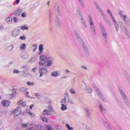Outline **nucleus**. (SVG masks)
<instances>
[{
  "label": "nucleus",
  "instance_id": "obj_1",
  "mask_svg": "<svg viewBox=\"0 0 130 130\" xmlns=\"http://www.w3.org/2000/svg\"><path fill=\"white\" fill-rule=\"evenodd\" d=\"M88 23L90 25V29L92 31V34L93 35H96V28L95 27V23L93 21V18H92V15L89 14L88 15Z\"/></svg>",
  "mask_w": 130,
  "mask_h": 130
},
{
  "label": "nucleus",
  "instance_id": "obj_3",
  "mask_svg": "<svg viewBox=\"0 0 130 130\" xmlns=\"http://www.w3.org/2000/svg\"><path fill=\"white\" fill-rule=\"evenodd\" d=\"M93 4H94L96 10H98V11L99 12V13H100V14H101V15H102V17L104 18V19L105 20V21L106 22H107V23H108L109 22V20L107 18V17H106V15H105V14H104V13H103V11H102L101 7H100V6H99V4H98V3H97L96 2H94Z\"/></svg>",
  "mask_w": 130,
  "mask_h": 130
},
{
  "label": "nucleus",
  "instance_id": "obj_11",
  "mask_svg": "<svg viewBox=\"0 0 130 130\" xmlns=\"http://www.w3.org/2000/svg\"><path fill=\"white\" fill-rule=\"evenodd\" d=\"M96 93L98 96H99L100 98H101L103 102H104L105 103H106L107 102L106 99H105V98L104 97V95L102 94V93H101V91H100V90L96 89Z\"/></svg>",
  "mask_w": 130,
  "mask_h": 130
},
{
  "label": "nucleus",
  "instance_id": "obj_44",
  "mask_svg": "<svg viewBox=\"0 0 130 130\" xmlns=\"http://www.w3.org/2000/svg\"><path fill=\"white\" fill-rule=\"evenodd\" d=\"M70 103V104H71L72 105H75V102L73 101V100L71 99L70 98L68 100V104Z\"/></svg>",
  "mask_w": 130,
  "mask_h": 130
},
{
  "label": "nucleus",
  "instance_id": "obj_42",
  "mask_svg": "<svg viewBox=\"0 0 130 130\" xmlns=\"http://www.w3.org/2000/svg\"><path fill=\"white\" fill-rule=\"evenodd\" d=\"M27 90H28V88L26 87H21L19 89V92H24L25 91H27Z\"/></svg>",
  "mask_w": 130,
  "mask_h": 130
},
{
  "label": "nucleus",
  "instance_id": "obj_28",
  "mask_svg": "<svg viewBox=\"0 0 130 130\" xmlns=\"http://www.w3.org/2000/svg\"><path fill=\"white\" fill-rule=\"evenodd\" d=\"M48 110H50L51 112H53L54 114H57L56 111L53 110V107L51 106L50 105H49L48 106Z\"/></svg>",
  "mask_w": 130,
  "mask_h": 130
},
{
  "label": "nucleus",
  "instance_id": "obj_59",
  "mask_svg": "<svg viewBox=\"0 0 130 130\" xmlns=\"http://www.w3.org/2000/svg\"><path fill=\"white\" fill-rule=\"evenodd\" d=\"M19 73H20V71L18 70L15 69L13 71V74H19Z\"/></svg>",
  "mask_w": 130,
  "mask_h": 130
},
{
  "label": "nucleus",
  "instance_id": "obj_48",
  "mask_svg": "<svg viewBox=\"0 0 130 130\" xmlns=\"http://www.w3.org/2000/svg\"><path fill=\"white\" fill-rule=\"evenodd\" d=\"M86 91L88 93H92V89L90 87V86H87L86 87Z\"/></svg>",
  "mask_w": 130,
  "mask_h": 130
},
{
  "label": "nucleus",
  "instance_id": "obj_2",
  "mask_svg": "<svg viewBox=\"0 0 130 130\" xmlns=\"http://www.w3.org/2000/svg\"><path fill=\"white\" fill-rule=\"evenodd\" d=\"M119 91L125 104H126L127 107L129 108L130 107L129 101H128V99H127V96H126V94H125V93L124 92L123 90H122L121 88H119Z\"/></svg>",
  "mask_w": 130,
  "mask_h": 130
},
{
  "label": "nucleus",
  "instance_id": "obj_5",
  "mask_svg": "<svg viewBox=\"0 0 130 130\" xmlns=\"http://www.w3.org/2000/svg\"><path fill=\"white\" fill-rule=\"evenodd\" d=\"M119 15H120L122 20H123L124 23L127 25V26H130V20L127 18L126 15H123V11H119Z\"/></svg>",
  "mask_w": 130,
  "mask_h": 130
},
{
  "label": "nucleus",
  "instance_id": "obj_52",
  "mask_svg": "<svg viewBox=\"0 0 130 130\" xmlns=\"http://www.w3.org/2000/svg\"><path fill=\"white\" fill-rule=\"evenodd\" d=\"M22 18H26L27 17V13L26 12H24L21 14Z\"/></svg>",
  "mask_w": 130,
  "mask_h": 130
},
{
  "label": "nucleus",
  "instance_id": "obj_13",
  "mask_svg": "<svg viewBox=\"0 0 130 130\" xmlns=\"http://www.w3.org/2000/svg\"><path fill=\"white\" fill-rule=\"evenodd\" d=\"M12 113L15 115V116H19L21 114V111H20V107H17L16 109L13 110Z\"/></svg>",
  "mask_w": 130,
  "mask_h": 130
},
{
  "label": "nucleus",
  "instance_id": "obj_51",
  "mask_svg": "<svg viewBox=\"0 0 130 130\" xmlns=\"http://www.w3.org/2000/svg\"><path fill=\"white\" fill-rule=\"evenodd\" d=\"M35 95L36 96V97H37V99H40V98H41V96L40 95V94H39V93H35Z\"/></svg>",
  "mask_w": 130,
  "mask_h": 130
},
{
  "label": "nucleus",
  "instance_id": "obj_47",
  "mask_svg": "<svg viewBox=\"0 0 130 130\" xmlns=\"http://www.w3.org/2000/svg\"><path fill=\"white\" fill-rule=\"evenodd\" d=\"M14 48V46H9L7 47V50L8 51H12Z\"/></svg>",
  "mask_w": 130,
  "mask_h": 130
},
{
  "label": "nucleus",
  "instance_id": "obj_16",
  "mask_svg": "<svg viewBox=\"0 0 130 130\" xmlns=\"http://www.w3.org/2000/svg\"><path fill=\"white\" fill-rule=\"evenodd\" d=\"M33 125L34 126H32V129H34V130H43V129H44L43 126H42L40 124L35 125L34 124Z\"/></svg>",
  "mask_w": 130,
  "mask_h": 130
},
{
  "label": "nucleus",
  "instance_id": "obj_53",
  "mask_svg": "<svg viewBox=\"0 0 130 130\" xmlns=\"http://www.w3.org/2000/svg\"><path fill=\"white\" fill-rule=\"evenodd\" d=\"M70 92L71 94H76V91L73 88L70 89Z\"/></svg>",
  "mask_w": 130,
  "mask_h": 130
},
{
  "label": "nucleus",
  "instance_id": "obj_7",
  "mask_svg": "<svg viewBox=\"0 0 130 130\" xmlns=\"http://www.w3.org/2000/svg\"><path fill=\"white\" fill-rule=\"evenodd\" d=\"M99 25H100V28L102 32V36L103 37H104L105 41L106 42H107L108 41V37L107 36V33L106 32V30L105 29V28H104V26H103V24H102L101 23H100Z\"/></svg>",
  "mask_w": 130,
  "mask_h": 130
},
{
  "label": "nucleus",
  "instance_id": "obj_21",
  "mask_svg": "<svg viewBox=\"0 0 130 130\" xmlns=\"http://www.w3.org/2000/svg\"><path fill=\"white\" fill-rule=\"evenodd\" d=\"M2 104L4 107H9L11 104V102L9 101H3L2 102Z\"/></svg>",
  "mask_w": 130,
  "mask_h": 130
},
{
  "label": "nucleus",
  "instance_id": "obj_17",
  "mask_svg": "<svg viewBox=\"0 0 130 130\" xmlns=\"http://www.w3.org/2000/svg\"><path fill=\"white\" fill-rule=\"evenodd\" d=\"M20 33H21L20 29L18 28H15L13 31L12 35L14 36V37H17V36H18Z\"/></svg>",
  "mask_w": 130,
  "mask_h": 130
},
{
  "label": "nucleus",
  "instance_id": "obj_29",
  "mask_svg": "<svg viewBox=\"0 0 130 130\" xmlns=\"http://www.w3.org/2000/svg\"><path fill=\"white\" fill-rule=\"evenodd\" d=\"M55 24L57 26H60V20L58 17H56L55 19Z\"/></svg>",
  "mask_w": 130,
  "mask_h": 130
},
{
  "label": "nucleus",
  "instance_id": "obj_24",
  "mask_svg": "<svg viewBox=\"0 0 130 130\" xmlns=\"http://www.w3.org/2000/svg\"><path fill=\"white\" fill-rule=\"evenodd\" d=\"M99 107L102 113H105L106 112V109L104 107V106L101 104L99 105Z\"/></svg>",
  "mask_w": 130,
  "mask_h": 130
},
{
  "label": "nucleus",
  "instance_id": "obj_26",
  "mask_svg": "<svg viewBox=\"0 0 130 130\" xmlns=\"http://www.w3.org/2000/svg\"><path fill=\"white\" fill-rule=\"evenodd\" d=\"M17 104L18 106H21V107H25L26 106V103L23 102L22 100H20L18 103Z\"/></svg>",
  "mask_w": 130,
  "mask_h": 130
},
{
  "label": "nucleus",
  "instance_id": "obj_31",
  "mask_svg": "<svg viewBox=\"0 0 130 130\" xmlns=\"http://www.w3.org/2000/svg\"><path fill=\"white\" fill-rule=\"evenodd\" d=\"M51 75L52 77H54L55 78H56V77H58V72L57 71H53L51 73Z\"/></svg>",
  "mask_w": 130,
  "mask_h": 130
},
{
  "label": "nucleus",
  "instance_id": "obj_15",
  "mask_svg": "<svg viewBox=\"0 0 130 130\" xmlns=\"http://www.w3.org/2000/svg\"><path fill=\"white\" fill-rule=\"evenodd\" d=\"M82 47L86 54L87 55H90V51L89 50V48H88V47L86 46V44H84L82 45Z\"/></svg>",
  "mask_w": 130,
  "mask_h": 130
},
{
  "label": "nucleus",
  "instance_id": "obj_61",
  "mask_svg": "<svg viewBox=\"0 0 130 130\" xmlns=\"http://www.w3.org/2000/svg\"><path fill=\"white\" fill-rule=\"evenodd\" d=\"M81 69H83V70H85V71H87V67H86L85 66H81Z\"/></svg>",
  "mask_w": 130,
  "mask_h": 130
},
{
  "label": "nucleus",
  "instance_id": "obj_19",
  "mask_svg": "<svg viewBox=\"0 0 130 130\" xmlns=\"http://www.w3.org/2000/svg\"><path fill=\"white\" fill-rule=\"evenodd\" d=\"M23 12V9H19L18 10H15L14 12V14L16 17H19V16L21 15V13Z\"/></svg>",
  "mask_w": 130,
  "mask_h": 130
},
{
  "label": "nucleus",
  "instance_id": "obj_30",
  "mask_svg": "<svg viewBox=\"0 0 130 130\" xmlns=\"http://www.w3.org/2000/svg\"><path fill=\"white\" fill-rule=\"evenodd\" d=\"M6 22L8 24H12V23H13V18H12V17H8L6 19Z\"/></svg>",
  "mask_w": 130,
  "mask_h": 130
},
{
  "label": "nucleus",
  "instance_id": "obj_25",
  "mask_svg": "<svg viewBox=\"0 0 130 130\" xmlns=\"http://www.w3.org/2000/svg\"><path fill=\"white\" fill-rule=\"evenodd\" d=\"M34 124L31 123H23L22 124V126L23 128H26L28 126H33Z\"/></svg>",
  "mask_w": 130,
  "mask_h": 130
},
{
  "label": "nucleus",
  "instance_id": "obj_55",
  "mask_svg": "<svg viewBox=\"0 0 130 130\" xmlns=\"http://www.w3.org/2000/svg\"><path fill=\"white\" fill-rule=\"evenodd\" d=\"M125 34L127 35V37L129 39H130V33L129 31L126 30L125 31Z\"/></svg>",
  "mask_w": 130,
  "mask_h": 130
},
{
  "label": "nucleus",
  "instance_id": "obj_40",
  "mask_svg": "<svg viewBox=\"0 0 130 130\" xmlns=\"http://www.w3.org/2000/svg\"><path fill=\"white\" fill-rule=\"evenodd\" d=\"M21 50H25L26 49V44H22L20 47Z\"/></svg>",
  "mask_w": 130,
  "mask_h": 130
},
{
  "label": "nucleus",
  "instance_id": "obj_20",
  "mask_svg": "<svg viewBox=\"0 0 130 130\" xmlns=\"http://www.w3.org/2000/svg\"><path fill=\"white\" fill-rule=\"evenodd\" d=\"M118 24L123 31H127V29H126V25L120 21L118 22Z\"/></svg>",
  "mask_w": 130,
  "mask_h": 130
},
{
  "label": "nucleus",
  "instance_id": "obj_8",
  "mask_svg": "<svg viewBox=\"0 0 130 130\" xmlns=\"http://www.w3.org/2000/svg\"><path fill=\"white\" fill-rule=\"evenodd\" d=\"M74 34H75L78 41L79 42L80 44H81V46L85 44V42H84L83 39H82V38H81V36H80V35L79 34L78 31H77V30L74 31Z\"/></svg>",
  "mask_w": 130,
  "mask_h": 130
},
{
  "label": "nucleus",
  "instance_id": "obj_58",
  "mask_svg": "<svg viewBox=\"0 0 130 130\" xmlns=\"http://www.w3.org/2000/svg\"><path fill=\"white\" fill-rule=\"evenodd\" d=\"M46 128L47 130H53V128H52L50 125L46 126Z\"/></svg>",
  "mask_w": 130,
  "mask_h": 130
},
{
  "label": "nucleus",
  "instance_id": "obj_33",
  "mask_svg": "<svg viewBox=\"0 0 130 130\" xmlns=\"http://www.w3.org/2000/svg\"><path fill=\"white\" fill-rule=\"evenodd\" d=\"M104 125H105V127H106V128H107V129H109V130L112 129V128L111 127L110 125H109V124H108V123L105 122Z\"/></svg>",
  "mask_w": 130,
  "mask_h": 130
},
{
  "label": "nucleus",
  "instance_id": "obj_27",
  "mask_svg": "<svg viewBox=\"0 0 130 130\" xmlns=\"http://www.w3.org/2000/svg\"><path fill=\"white\" fill-rule=\"evenodd\" d=\"M43 115H51V113L48 109H45L43 111Z\"/></svg>",
  "mask_w": 130,
  "mask_h": 130
},
{
  "label": "nucleus",
  "instance_id": "obj_4",
  "mask_svg": "<svg viewBox=\"0 0 130 130\" xmlns=\"http://www.w3.org/2000/svg\"><path fill=\"white\" fill-rule=\"evenodd\" d=\"M93 4H94L96 10H98V11L99 12V13H100V14H101V15H102V17L104 18V19L105 20V21L106 22H107V23H108L109 22V20L107 18V17H106V15H105V14H104V13H103V11H102L101 7H100V6H99V4H98V3H97L96 2H94Z\"/></svg>",
  "mask_w": 130,
  "mask_h": 130
},
{
  "label": "nucleus",
  "instance_id": "obj_18",
  "mask_svg": "<svg viewBox=\"0 0 130 130\" xmlns=\"http://www.w3.org/2000/svg\"><path fill=\"white\" fill-rule=\"evenodd\" d=\"M79 18L80 19L81 23L83 24L84 27L85 28H88V26H87V23H86V21H85V18H84V16L83 15H81L79 16Z\"/></svg>",
  "mask_w": 130,
  "mask_h": 130
},
{
  "label": "nucleus",
  "instance_id": "obj_46",
  "mask_svg": "<svg viewBox=\"0 0 130 130\" xmlns=\"http://www.w3.org/2000/svg\"><path fill=\"white\" fill-rule=\"evenodd\" d=\"M26 84L27 85V86H34V85H35V83L34 82L28 81L26 82Z\"/></svg>",
  "mask_w": 130,
  "mask_h": 130
},
{
  "label": "nucleus",
  "instance_id": "obj_50",
  "mask_svg": "<svg viewBox=\"0 0 130 130\" xmlns=\"http://www.w3.org/2000/svg\"><path fill=\"white\" fill-rule=\"evenodd\" d=\"M77 11L79 17H80L81 16H83V14H82V13H81V10H80V9L79 8H77Z\"/></svg>",
  "mask_w": 130,
  "mask_h": 130
},
{
  "label": "nucleus",
  "instance_id": "obj_60",
  "mask_svg": "<svg viewBox=\"0 0 130 130\" xmlns=\"http://www.w3.org/2000/svg\"><path fill=\"white\" fill-rule=\"evenodd\" d=\"M79 2L80 4V5L82 6V7H83V8H84V3L83 2V0H79Z\"/></svg>",
  "mask_w": 130,
  "mask_h": 130
},
{
  "label": "nucleus",
  "instance_id": "obj_57",
  "mask_svg": "<svg viewBox=\"0 0 130 130\" xmlns=\"http://www.w3.org/2000/svg\"><path fill=\"white\" fill-rule=\"evenodd\" d=\"M29 115H30L31 117H34L35 116V115L34 113H33L32 112H29L28 113Z\"/></svg>",
  "mask_w": 130,
  "mask_h": 130
},
{
  "label": "nucleus",
  "instance_id": "obj_56",
  "mask_svg": "<svg viewBox=\"0 0 130 130\" xmlns=\"http://www.w3.org/2000/svg\"><path fill=\"white\" fill-rule=\"evenodd\" d=\"M19 39L20 40H26V36H21L20 37Z\"/></svg>",
  "mask_w": 130,
  "mask_h": 130
},
{
  "label": "nucleus",
  "instance_id": "obj_9",
  "mask_svg": "<svg viewBox=\"0 0 130 130\" xmlns=\"http://www.w3.org/2000/svg\"><path fill=\"white\" fill-rule=\"evenodd\" d=\"M45 67H51L53 64V58L49 57L47 58V61H45Z\"/></svg>",
  "mask_w": 130,
  "mask_h": 130
},
{
  "label": "nucleus",
  "instance_id": "obj_22",
  "mask_svg": "<svg viewBox=\"0 0 130 130\" xmlns=\"http://www.w3.org/2000/svg\"><path fill=\"white\" fill-rule=\"evenodd\" d=\"M37 60V57L36 56H32L29 60L28 62H30V63H33V62H35Z\"/></svg>",
  "mask_w": 130,
  "mask_h": 130
},
{
  "label": "nucleus",
  "instance_id": "obj_34",
  "mask_svg": "<svg viewBox=\"0 0 130 130\" xmlns=\"http://www.w3.org/2000/svg\"><path fill=\"white\" fill-rule=\"evenodd\" d=\"M20 29L23 30H28L29 29V26L26 24H24L23 26L20 27Z\"/></svg>",
  "mask_w": 130,
  "mask_h": 130
},
{
  "label": "nucleus",
  "instance_id": "obj_62",
  "mask_svg": "<svg viewBox=\"0 0 130 130\" xmlns=\"http://www.w3.org/2000/svg\"><path fill=\"white\" fill-rule=\"evenodd\" d=\"M13 21L15 23H17L18 22V18H17V17H14Z\"/></svg>",
  "mask_w": 130,
  "mask_h": 130
},
{
  "label": "nucleus",
  "instance_id": "obj_64",
  "mask_svg": "<svg viewBox=\"0 0 130 130\" xmlns=\"http://www.w3.org/2000/svg\"><path fill=\"white\" fill-rule=\"evenodd\" d=\"M32 129H33V126L30 127H27L25 129V130H32Z\"/></svg>",
  "mask_w": 130,
  "mask_h": 130
},
{
  "label": "nucleus",
  "instance_id": "obj_23",
  "mask_svg": "<svg viewBox=\"0 0 130 130\" xmlns=\"http://www.w3.org/2000/svg\"><path fill=\"white\" fill-rule=\"evenodd\" d=\"M21 57L24 58V59H27V58H29V55L26 52H22L21 54Z\"/></svg>",
  "mask_w": 130,
  "mask_h": 130
},
{
  "label": "nucleus",
  "instance_id": "obj_43",
  "mask_svg": "<svg viewBox=\"0 0 130 130\" xmlns=\"http://www.w3.org/2000/svg\"><path fill=\"white\" fill-rule=\"evenodd\" d=\"M32 48L33 49V52H35L36 51V49H37V45H36V44L32 45Z\"/></svg>",
  "mask_w": 130,
  "mask_h": 130
},
{
  "label": "nucleus",
  "instance_id": "obj_35",
  "mask_svg": "<svg viewBox=\"0 0 130 130\" xmlns=\"http://www.w3.org/2000/svg\"><path fill=\"white\" fill-rule=\"evenodd\" d=\"M61 110H63V111L64 110H67V109H68V107H67V105H66L64 104H62L61 107Z\"/></svg>",
  "mask_w": 130,
  "mask_h": 130
},
{
  "label": "nucleus",
  "instance_id": "obj_49",
  "mask_svg": "<svg viewBox=\"0 0 130 130\" xmlns=\"http://www.w3.org/2000/svg\"><path fill=\"white\" fill-rule=\"evenodd\" d=\"M40 59L41 60L44 61V60H45V55H41L40 56Z\"/></svg>",
  "mask_w": 130,
  "mask_h": 130
},
{
  "label": "nucleus",
  "instance_id": "obj_41",
  "mask_svg": "<svg viewBox=\"0 0 130 130\" xmlns=\"http://www.w3.org/2000/svg\"><path fill=\"white\" fill-rule=\"evenodd\" d=\"M46 63V62L44 61V62H43L42 61H40L39 62V65L40 66V67H45V65Z\"/></svg>",
  "mask_w": 130,
  "mask_h": 130
},
{
  "label": "nucleus",
  "instance_id": "obj_54",
  "mask_svg": "<svg viewBox=\"0 0 130 130\" xmlns=\"http://www.w3.org/2000/svg\"><path fill=\"white\" fill-rule=\"evenodd\" d=\"M57 11L58 15H59V16H61V12H60V10H59V6L57 7Z\"/></svg>",
  "mask_w": 130,
  "mask_h": 130
},
{
  "label": "nucleus",
  "instance_id": "obj_32",
  "mask_svg": "<svg viewBox=\"0 0 130 130\" xmlns=\"http://www.w3.org/2000/svg\"><path fill=\"white\" fill-rule=\"evenodd\" d=\"M124 75L125 76V78L126 80L128 81V83L130 84V76L129 75H128V73L127 72H125L124 73Z\"/></svg>",
  "mask_w": 130,
  "mask_h": 130
},
{
  "label": "nucleus",
  "instance_id": "obj_6",
  "mask_svg": "<svg viewBox=\"0 0 130 130\" xmlns=\"http://www.w3.org/2000/svg\"><path fill=\"white\" fill-rule=\"evenodd\" d=\"M107 12L111 16V18L113 22L114 27L116 29V32H118L119 31V25H118V23H117V21L115 20V18L113 17V15H112V13H111V11L110 10L108 9Z\"/></svg>",
  "mask_w": 130,
  "mask_h": 130
},
{
  "label": "nucleus",
  "instance_id": "obj_63",
  "mask_svg": "<svg viewBox=\"0 0 130 130\" xmlns=\"http://www.w3.org/2000/svg\"><path fill=\"white\" fill-rule=\"evenodd\" d=\"M36 70H37V67H35L32 69V71L33 72V73H35V72H36Z\"/></svg>",
  "mask_w": 130,
  "mask_h": 130
},
{
  "label": "nucleus",
  "instance_id": "obj_14",
  "mask_svg": "<svg viewBox=\"0 0 130 130\" xmlns=\"http://www.w3.org/2000/svg\"><path fill=\"white\" fill-rule=\"evenodd\" d=\"M20 70L22 71L21 73L25 74L26 72H28L29 71V66L27 64L23 65L20 68Z\"/></svg>",
  "mask_w": 130,
  "mask_h": 130
},
{
  "label": "nucleus",
  "instance_id": "obj_45",
  "mask_svg": "<svg viewBox=\"0 0 130 130\" xmlns=\"http://www.w3.org/2000/svg\"><path fill=\"white\" fill-rule=\"evenodd\" d=\"M43 46H44L43 44H40L39 47V51H43Z\"/></svg>",
  "mask_w": 130,
  "mask_h": 130
},
{
  "label": "nucleus",
  "instance_id": "obj_37",
  "mask_svg": "<svg viewBox=\"0 0 130 130\" xmlns=\"http://www.w3.org/2000/svg\"><path fill=\"white\" fill-rule=\"evenodd\" d=\"M81 88L82 90H85V89H87V86L86 85V83H85V82H83L82 83Z\"/></svg>",
  "mask_w": 130,
  "mask_h": 130
},
{
  "label": "nucleus",
  "instance_id": "obj_38",
  "mask_svg": "<svg viewBox=\"0 0 130 130\" xmlns=\"http://www.w3.org/2000/svg\"><path fill=\"white\" fill-rule=\"evenodd\" d=\"M84 111L86 113V115L88 116L89 118H90V114L91 113V111L88 110V109H85Z\"/></svg>",
  "mask_w": 130,
  "mask_h": 130
},
{
  "label": "nucleus",
  "instance_id": "obj_36",
  "mask_svg": "<svg viewBox=\"0 0 130 130\" xmlns=\"http://www.w3.org/2000/svg\"><path fill=\"white\" fill-rule=\"evenodd\" d=\"M41 118L42 120L45 122H47V121H48V119H47V118H46V117L44 116V115H41Z\"/></svg>",
  "mask_w": 130,
  "mask_h": 130
},
{
  "label": "nucleus",
  "instance_id": "obj_39",
  "mask_svg": "<svg viewBox=\"0 0 130 130\" xmlns=\"http://www.w3.org/2000/svg\"><path fill=\"white\" fill-rule=\"evenodd\" d=\"M6 98L7 99H13L14 98V93L6 95Z\"/></svg>",
  "mask_w": 130,
  "mask_h": 130
},
{
  "label": "nucleus",
  "instance_id": "obj_12",
  "mask_svg": "<svg viewBox=\"0 0 130 130\" xmlns=\"http://www.w3.org/2000/svg\"><path fill=\"white\" fill-rule=\"evenodd\" d=\"M40 77H43L44 76V74H47L48 73V71L47 69L45 68H40Z\"/></svg>",
  "mask_w": 130,
  "mask_h": 130
},
{
  "label": "nucleus",
  "instance_id": "obj_10",
  "mask_svg": "<svg viewBox=\"0 0 130 130\" xmlns=\"http://www.w3.org/2000/svg\"><path fill=\"white\" fill-rule=\"evenodd\" d=\"M69 98V94L65 93V95L64 96L63 99L61 100L60 103L65 104L66 105H68Z\"/></svg>",
  "mask_w": 130,
  "mask_h": 130
}]
</instances>
